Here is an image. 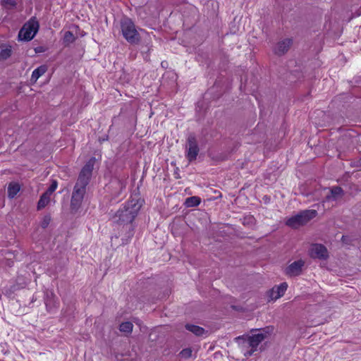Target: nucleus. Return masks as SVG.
I'll list each match as a JSON object with an SVG mask.
<instances>
[{"mask_svg": "<svg viewBox=\"0 0 361 361\" xmlns=\"http://www.w3.org/2000/svg\"><path fill=\"white\" fill-rule=\"evenodd\" d=\"M293 44V39L286 38L279 41L274 47L273 51L277 56H283L288 52Z\"/></svg>", "mask_w": 361, "mask_h": 361, "instance_id": "nucleus-10", "label": "nucleus"}, {"mask_svg": "<svg viewBox=\"0 0 361 361\" xmlns=\"http://www.w3.org/2000/svg\"><path fill=\"white\" fill-rule=\"evenodd\" d=\"M95 162V158H91L82 168L76 183L73 187L71 199V210L72 212H76L80 208L85 195L87 191Z\"/></svg>", "mask_w": 361, "mask_h": 361, "instance_id": "nucleus-2", "label": "nucleus"}, {"mask_svg": "<svg viewBox=\"0 0 361 361\" xmlns=\"http://www.w3.org/2000/svg\"><path fill=\"white\" fill-rule=\"evenodd\" d=\"M51 221V216L49 215H46L43 217L42 221H41V227L43 228H46Z\"/></svg>", "mask_w": 361, "mask_h": 361, "instance_id": "nucleus-24", "label": "nucleus"}, {"mask_svg": "<svg viewBox=\"0 0 361 361\" xmlns=\"http://www.w3.org/2000/svg\"><path fill=\"white\" fill-rule=\"evenodd\" d=\"M38 49H41V47H38V48H37V49H35V51H36V52H39V51Z\"/></svg>", "mask_w": 361, "mask_h": 361, "instance_id": "nucleus-29", "label": "nucleus"}, {"mask_svg": "<svg viewBox=\"0 0 361 361\" xmlns=\"http://www.w3.org/2000/svg\"><path fill=\"white\" fill-rule=\"evenodd\" d=\"M142 207L139 200L131 199L124 206L119 209L113 216V221L119 227H121V232H125L122 238L123 243H127L128 239L134 234V226L133 221L136 217Z\"/></svg>", "mask_w": 361, "mask_h": 361, "instance_id": "nucleus-1", "label": "nucleus"}, {"mask_svg": "<svg viewBox=\"0 0 361 361\" xmlns=\"http://www.w3.org/2000/svg\"><path fill=\"white\" fill-rule=\"evenodd\" d=\"M343 195V190L341 187H333L330 190V194L326 196V200H336L338 196Z\"/></svg>", "mask_w": 361, "mask_h": 361, "instance_id": "nucleus-15", "label": "nucleus"}, {"mask_svg": "<svg viewBox=\"0 0 361 361\" xmlns=\"http://www.w3.org/2000/svg\"><path fill=\"white\" fill-rule=\"evenodd\" d=\"M39 27V22L36 18H31L20 30L18 33V39L20 40L25 41L31 40L37 32Z\"/></svg>", "mask_w": 361, "mask_h": 361, "instance_id": "nucleus-6", "label": "nucleus"}, {"mask_svg": "<svg viewBox=\"0 0 361 361\" xmlns=\"http://www.w3.org/2000/svg\"><path fill=\"white\" fill-rule=\"evenodd\" d=\"M47 71V67L44 65L40 66L35 69L32 73L30 81L35 83L38 78L43 75Z\"/></svg>", "mask_w": 361, "mask_h": 361, "instance_id": "nucleus-14", "label": "nucleus"}, {"mask_svg": "<svg viewBox=\"0 0 361 361\" xmlns=\"http://www.w3.org/2000/svg\"><path fill=\"white\" fill-rule=\"evenodd\" d=\"M20 188L18 183H11L8 186V197L10 199L14 198L20 191Z\"/></svg>", "mask_w": 361, "mask_h": 361, "instance_id": "nucleus-17", "label": "nucleus"}, {"mask_svg": "<svg viewBox=\"0 0 361 361\" xmlns=\"http://www.w3.org/2000/svg\"><path fill=\"white\" fill-rule=\"evenodd\" d=\"M243 338V336H238V337L235 338L236 340H240Z\"/></svg>", "mask_w": 361, "mask_h": 361, "instance_id": "nucleus-28", "label": "nucleus"}, {"mask_svg": "<svg viewBox=\"0 0 361 361\" xmlns=\"http://www.w3.org/2000/svg\"><path fill=\"white\" fill-rule=\"evenodd\" d=\"M305 266V261L299 259L290 264L284 271L286 276L289 277H295L300 276L302 272V269Z\"/></svg>", "mask_w": 361, "mask_h": 361, "instance_id": "nucleus-9", "label": "nucleus"}, {"mask_svg": "<svg viewBox=\"0 0 361 361\" xmlns=\"http://www.w3.org/2000/svg\"><path fill=\"white\" fill-rule=\"evenodd\" d=\"M185 329L197 336H202L206 333V331L203 328L193 324H186Z\"/></svg>", "mask_w": 361, "mask_h": 361, "instance_id": "nucleus-16", "label": "nucleus"}, {"mask_svg": "<svg viewBox=\"0 0 361 361\" xmlns=\"http://www.w3.org/2000/svg\"><path fill=\"white\" fill-rule=\"evenodd\" d=\"M126 181L125 178H113L107 185V189L114 198L118 197L126 189Z\"/></svg>", "mask_w": 361, "mask_h": 361, "instance_id": "nucleus-8", "label": "nucleus"}, {"mask_svg": "<svg viewBox=\"0 0 361 361\" xmlns=\"http://www.w3.org/2000/svg\"><path fill=\"white\" fill-rule=\"evenodd\" d=\"M1 201H2V202L4 203V198H2V199H1Z\"/></svg>", "mask_w": 361, "mask_h": 361, "instance_id": "nucleus-30", "label": "nucleus"}, {"mask_svg": "<svg viewBox=\"0 0 361 361\" xmlns=\"http://www.w3.org/2000/svg\"><path fill=\"white\" fill-rule=\"evenodd\" d=\"M192 350L190 348H185L182 350L180 353V355L182 357L189 358L192 356Z\"/></svg>", "mask_w": 361, "mask_h": 361, "instance_id": "nucleus-25", "label": "nucleus"}, {"mask_svg": "<svg viewBox=\"0 0 361 361\" xmlns=\"http://www.w3.org/2000/svg\"><path fill=\"white\" fill-rule=\"evenodd\" d=\"M121 31L123 37L130 44H137L140 37L134 23L128 18L121 22Z\"/></svg>", "mask_w": 361, "mask_h": 361, "instance_id": "nucleus-4", "label": "nucleus"}, {"mask_svg": "<svg viewBox=\"0 0 361 361\" xmlns=\"http://www.w3.org/2000/svg\"><path fill=\"white\" fill-rule=\"evenodd\" d=\"M45 305L48 311L49 312H51L53 309L57 307V299L52 292L47 293V296L45 298Z\"/></svg>", "mask_w": 361, "mask_h": 361, "instance_id": "nucleus-13", "label": "nucleus"}, {"mask_svg": "<svg viewBox=\"0 0 361 361\" xmlns=\"http://www.w3.org/2000/svg\"><path fill=\"white\" fill-rule=\"evenodd\" d=\"M288 284L284 282L281 283L279 286H274L270 291H269V298L271 300H276L278 298L282 297L286 290H287Z\"/></svg>", "mask_w": 361, "mask_h": 361, "instance_id": "nucleus-12", "label": "nucleus"}, {"mask_svg": "<svg viewBox=\"0 0 361 361\" xmlns=\"http://www.w3.org/2000/svg\"><path fill=\"white\" fill-rule=\"evenodd\" d=\"M75 39V37L72 32L66 31L63 36V44L65 45H68L71 43H73Z\"/></svg>", "mask_w": 361, "mask_h": 361, "instance_id": "nucleus-21", "label": "nucleus"}, {"mask_svg": "<svg viewBox=\"0 0 361 361\" xmlns=\"http://www.w3.org/2000/svg\"><path fill=\"white\" fill-rule=\"evenodd\" d=\"M317 214L316 210H304L288 218L286 221V224L292 228H298L305 225L308 221L314 218Z\"/></svg>", "mask_w": 361, "mask_h": 361, "instance_id": "nucleus-3", "label": "nucleus"}, {"mask_svg": "<svg viewBox=\"0 0 361 361\" xmlns=\"http://www.w3.org/2000/svg\"><path fill=\"white\" fill-rule=\"evenodd\" d=\"M201 202V199L197 196L188 197L185 200V204L188 207L198 206Z\"/></svg>", "mask_w": 361, "mask_h": 361, "instance_id": "nucleus-19", "label": "nucleus"}, {"mask_svg": "<svg viewBox=\"0 0 361 361\" xmlns=\"http://www.w3.org/2000/svg\"><path fill=\"white\" fill-rule=\"evenodd\" d=\"M341 240H342L343 243H346V244H348L350 242V239L348 236L343 235L341 238Z\"/></svg>", "mask_w": 361, "mask_h": 361, "instance_id": "nucleus-26", "label": "nucleus"}, {"mask_svg": "<svg viewBox=\"0 0 361 361\" xmlns=\"http://www.w3.org/2000/svg\"><path fill=\"white\" fill-rule=\"evenodd\" d=\"M185 157L191 162L197 159L200 149L196 137L194 134H190L187 138L185 145Z\"/></svg>", "mask_w": 361, "mask_h": 361, "instance_id": "nucleus-7", "label": "nucleus"}, {"mask_svg": "<svg viewBox=\"0 0 361 361\" xmlns=\"http://www.w3.org/2000/svg\"><path fill=\"white\" fill-rule=\"evenodd\" d=\"M12 50L11 47H6L0 51V60H6L11 55Z\"/></svg>", "mask_w": 361, "mask_h": 361, "instance_id": "nucleus-22", "label": "nucleus"}, {"mask_svg": "<svg viewBox=\"0 0 361 361\" xmlns=\"http://www.w3.org/2000/svg\"><path fill=\"white\" fill-rule=\"evenodd\" d=\"M49 201H50V195L47 194L46 192H44L41 195L39 200L38 201L37 209L40 210V209H43L44 207H45L48 204Z\"/></svg>", "mask_w": 361, "mask_h": 361, "instance_id": "nucleus-18", "label": "nucleus"}, {"mask_svg": "<svg viewBox=\"0 0 361 361\" xmlns=\"http://www.w3.org/2000/svg\"><path fill=\"white\" fill-rule=\"evenodd\" d=\"M273 328L271 326H267L266 328L259 330V333L253 334L248 337L246 343L249 347H251V350L245 353V357L251 356L255 351H256L259 344L267 338L272 332Z\"/></svg>", "mask_w": 361, "mask_h": 361, "instance_id": "nucleus-5", "label": "nucleus"}, {"mask_svg": "<svg viewBox=\"0 0 361 361\" xmlns=\"http://www.w3.org/2000/svg\"><path fill=\"white\" fill-rule=\"evenodd\" d=\"M7 2L8 3V4H11L12 6L15 5V2L12 0H8Z\"/></svg>", "mask_w": 361, "mask_h": 361, "instance_id": "nucleus-27", "label": "nucleus"}, {"mask_svg": "<svg viewBox=\"0 0 361 361\" xmlns=\"http://www.w3.org/2000/svg\"><path fill=\"white\" fill-rule=\"evenodd\" d=\"M310 256L312 258L326 259L328 257V251L322 244H314L310 249Z\"/></svg>", "mask_w": 361, "mask_h": 361, "instance_id": "nucleus-11", "label": "nucleus"}, {"mask_svg": "<svg viewBox=\"0 0 361 361\" xmlns=\"http://www.w3.org/2000/svg\"><path fill=\"white\" fill-rule=\"evenodd\" d=\"M249 220H252V217H249Z\"/></svg>", "mask_w": 361, "mask_h": 361, "instance_id": "nucleus-31", "label": "nucleus"}, {"mask_svg": "<svg viewBox=\"0 0 361 361\" xmlns=\"http://www.w3.org/2000/svg\"><path fill=\"white\" fill-rule=\"evenodd\" d=\"M57 185H58L57 181L54 180L52 181L51 184L50 185V186L49 187V188L44 192H46L47 194H48L51 196V195L56 190Z\"/></svg>", "mask_w": 361, "mask_h": 361, "instance_id": "nucleus-23", "label": "nucleus"}, {"mask_svg": "<svg viewBox=\"0 0 361 361\" xmlns=\"http://www.w3.org/2000/svg\"><path fill=\"white\" fill-rule=\"evenodd\" d=\"M133 325L131 322H123L121 324V325L119 326V330L121 332L130 334L133 331Z\"/></svg>", "mask_w": 361, "mask_h": 361, "instance_id": "nucleus-20", "label": "nucleus"}]
</instances>
